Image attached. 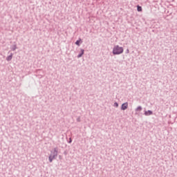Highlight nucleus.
<instances>
[{
	"instance_id": "0eeeda50",
	"label": "nucleus",
	"mask_w": 177,
	"mask_h": 177,
	"mask_svg": "<svg viewBox=\"0 0 177 177\" xmlns=\"http://www.w3.org/2000/svg\"><path fill=\"white\" fill-rule=\"evenodd\" d=\"M142 111V106H138L137 109H136V111Z\"/></svg>"
},
{
	"instance_id": "7ed1b4c3",
	"label": "nucleus",
	"mask_w": 177,
	"mask_h": 177,
	"mask_svg": "<svg viewBox=\"0 0 177 177\" xmlns=\"http://www.w3.org/2000/svg\"><path fill=\"white\" fill-rule=\"evenodd\" d=\"M145 114L146 115H151V114H153V112L151 111H147L145 112Z\"/></svg>"
},
{
	"instance_id": "9d476101",
	"label": "nucleus",
	"mask_w": 177,
	"mask_h": 177,
	"mask_svg": "<svg viewBox=\"0 0 177 177\" xmlns=\"http://www.w3.org/2000/svg\"><path fill=\"white\" fill-rule=\"evenodd\" d=\"M114 105H115L116 107H118V103L115 102Z\"/></svg>"
},
{
	"instance_id": "9b49d317",
	"label": "nucleus",
	"mask_w": 177,
	"mask_h": 177,
	"mask_svg": "<svg viewBox=\"0 0 177 177\" xmlns=\"http://www.w3.org/2000/svg\"><path fill=\"white\" fill-rule=\"evenodd\" d=\"M70 143H71V140H69Z\"/></svg>"
},
{
	"instance_id": "6e6552de",
	"label": "nucleus",
	"mask_w": 177,
	"mask_h": 177,
	"mask_svg": "<svg viewBox=\"0 0 177 177\" xmlns=\"http://www.w3.org/2000/svg\"><path fill=\"white\" fill-rule=\"evenodd\" d=\"M7 60L8 61L12 60V55L8 56V58H7Z\"/></svg>"
},
{
	"instance_id": "f8f14e48",
	"label": "nucleus",
	"mask_w": 177,
	"mask_h": 177,
	"mask_svg": "<svg viewBox=\"0 0 177 177\" xmlns=\"http://www.w3.org/2000/svg\"><path fill=\"white\" fill-rule=\"evenodd\" d=\"M70 143H71V140H69Z\"/></svg>"
},
{
	"instance_id": "20e7f679",
	"label": "nucleus",
	"mask_w": 177,
	"mask_h": 177,
	"mask_svg": "<svg viewBox=\"0 0 177 177\" xmlns=\"http://www.w3.org/2000/svg\"><path fill=\"white\" fill-rule=\"evenodd\" d=\"M80 42H82L81 39H80L79 40H77L75 42V44L77 45V46H80Z\"/></svg>"
},
{
	"instance_id": "f03ea898",
	"label": "nucleus",
	"mask_w": 177,
	"mask_h": 177,
	"mask_svg": "<svg viewBox=\"0 0 177 177\" xmlns=\"http://www.w3.org/2000/svg\"><path fill=\"white\" fill-rule=\"evenodd\" d=\"M121 109L122 110H127L128 109V102L122 104Z\"/></svg>"
},
{
	"instance_id": "1a4fd4ad",
	"label": "nucleus",
	"mask_w": 177,
	"mask_h": 177,
	"mask_svg": "<svg viewBox=\"0 0 177 177\" xmlns=\"http://www.w3.org/2000/svg\"><path fill=\"white\" fill-rule=\"evenodd\" d=\"M49 161L50 162H52V161H53V158H52V156L49 157Z\"/></svg>"
},
{
	"instance_id": "423d86ee",
	"label": "nucleus",
	"mask_w": 177,
	"mask_h": 177,
	"mask_svg": "<svg viewBox=\"0 0 177 177\" xmlns=\"http://www.w3.org/2000/svg\"><path fill=\"white\" fill-rule=\"evenodd\" d=\"M81 52H82V53L80 54V55L77 56V57H81L82 56V55H84V50L82 49V50H81Z\"/></svg>"
},
{
	"instance_id": "39448f33",
	"label": "nucleus",
	"mask_w": 177,
	"mask_h": 177,
	"mask_svg": "<svg viewBox=\"0 0 177 177\" xmlns=\"http://www.w3.org/2000/svg\"><path fill=\"white\" fill-rule=\"evenodd\" d=\"M137 10H138V12H142V7L140 6H137Z\"/></svg>"
},
{
	"instance_id": "f257e3e1",
	"label": "nucleus",
	"mask_w": 177,
	"mask_h": 177,
	"mask_svg": "<svg viewBox=\"0 0 177 177\" xmlns=\"http://www.w3.org/2000/svg\"><path fill=\"white\" fill-rule=\"evenodd\" d=\"M124 53V48L120 47V46H115L113 49V55H121Z\"/></svg>"
}]
</instances>
